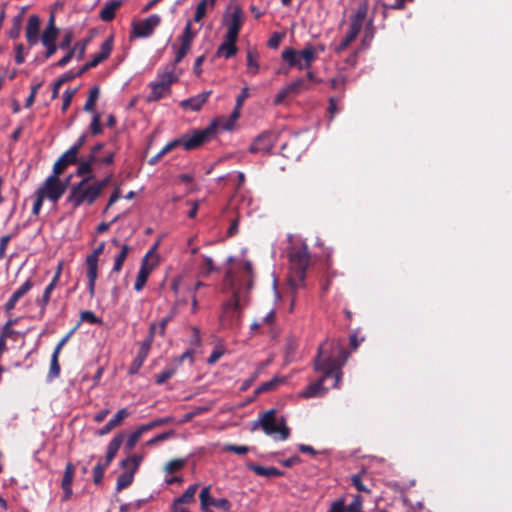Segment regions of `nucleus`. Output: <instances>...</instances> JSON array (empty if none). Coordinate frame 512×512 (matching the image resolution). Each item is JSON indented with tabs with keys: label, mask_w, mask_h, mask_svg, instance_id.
Wrapping results in <instances>:
<instances>
[{
	"label": "nucleus",
	"mask_w": 512,
	"mask_h": 512,
	"mask_svg": "<svg viewBox=\"0 0 512 512\" xmlns=\"http://www.w3.org/2000/svg\"><path fill=\"white\" fill-rule=\"evenodd\" d=\"M348 357V351L339 340H327L321 344L314 361V368L323 375L318 381L308 385L301 392V397L314 398L323 396L327 391V388L323 386V382L330 377L334 378L332 387L337 388L342 377L341 368L346 363Z\"/></svg>",
	"instance_id": "1"
},
{
	"label": "nucleus",
	"mask_w": 512,
	"mask_h": 512,
	"mask_svg": "<svg viewBox=\"0 0 512 512\" xmlns=\"http://www.w3.org/2000/svg\"><path fill=\"white\" fill-rule=\"evenodd\" d=\"M251 287V283L246 288L238 281L232 271H227L223 283V291L230 292L232 297L223 305L222 314L220 316V325L224 329L237 326L240 321V301L244 297V293Z\"/></svg>",
	"instance_id": "2"
},
{
	"label": "nucleus",
	"mask_w": 512,
	"mask_h": 512,
	"mask_svg": "<svg viewBox=\"0 0 512 512\" xmlns=\"http://www.w3.org/2000/svg\"><path fill=\"white\" fill-rule=\"evenodd\" d=\"M290 264L289 284L293 290L304 285L306 269L310 263L308 246L304 242H297L288 249Z\"/></svg>",
	"instance_id": "3"
},
{
	"label": "nucleus",
	"mask_w": 512,
	"mask_h": 512,
	"mask_svg": "<svg viewBox=\"0 0 512 512\" xmlns=\"http://www.w3.org/2000/svg\"><path fill=\"white\" fill-rule=\"evenodd\" d=\"M92 179L93 176H86L78 184L71 187L66 202L73 209L81 205H91L99 197L98 189L91 182Z\"/></svg>",
	"instance_id": "4"
},
{
	"label": "nucleus",
	"mask_w": 512,
	"mask_h": 512,
	"mask_svg": "<svg viewBox=\"0 0 512 512\" xmlns=\"http://www.w3.org/2000/svg\"><path fill=\"white\" fill-rule=\"evenodd\" d=\"M214 135V125H209L202 130H193L191 134H184L180 138L171 142L175 143V148L182 146L186 151L198 149L204 143L208 142Z\"/></svg>",
	"instance_id": "5"
},
{
	"label": "nucleus",
	"mask_w": 512,
	"mask_h": 512,
	"mask_svg": "<svg viewBox=\"0 0 512 512\" xmlns=\"http://www.w3.org/2000/svg\"><path fill=\"white\" fill-rule=\"evenodd\" d=\"M281 57L289 68L298 70L310 69L314 63L313 50L310 49L295 50L289 47L283 50Z\"/></svg>",
	"instance_id": "6"
},
{
	"label": "nucleus",
	"mask_w": 512,
	"mask_h": 512,
	"mask_svg": "<svg viewBox=\"0 0 512 512\" xmlns=\"http://www.w3.org/2000/svg\"><path fill=\"white\" fill-rule=\"evenodd\" d=\"M261 426L263 431L270 436L279 435V439L286 440L290 435V430L286 426L284 420L276 421L275 410L266 411L261 418L255 423V426Z\"/></svg>",
	"instance_id": "7"
},
{
	"label": "nucleus",
	"mask_w": 512,
	"mask_h": 512,
	"mask_svg": "<svg viewBox=\"0 0 512 512\" xmlns=\"http://www.w3.org/2000/svg\"><path fill=\"white\" fill-rule=\"evenodd\" d=\"M66 184L59 179V175L52 173L37 189V193L44 199L56 203L65 193Z\"/></svg>",
	"instance_id": "8"
},
{
	"label": "nucleus",
	"mask_w": 512,
	"mask_h": 512,
	"mask_svg": "<svg viewBox=\"0 0 512 512\" xmlns=\"http://www.w3.org/2000/svg\"><path fill=\"white\" fill-rule=\"evenodd\" d=\"M105 249V242H101L91 254L86 257L88 292L90 297L95 295L96 281L98 278V261Z\"/></svg>",
	"instance_id": "9"
},
{
	"label": "nucleus",
	"mask_w": 512,
	"mask_h": 512,
	"mask_svg": "<svg viewBox=\"0 0 512 512\" xmlns=\"http://www.w3.org/2000/svg\"><path fill=\"white\" fill-rule=\"evenodd\" d=\"M161 18L157 14H152L146 19L132 22L131 38H145L152 35L154 29L160 24Z\"/></svg>",
	"instance_id": "10"
},
{
	"label": "nucleus",
	"mask_w": 512,
	"mask_h": 512,
	"mask_svg": "<svg viewBox=\"0 0 512 512\" xmlns=\"http://www.w3.org/2000/svg\"><path fill=\"white\" fill-rule=\"evenodd\" d=\"M243 10L238 6H234L231 13L225 18V25L227 32L225 36L233 37L238 39L240 29L244 22Z\"/></svg>",
	"instance_id": "11"
},
{
	"label": "nucleus",
	"mask_w": 512,
	"mask_h": 512,
	"mask_svg": "<svg viewBox=\"0 0 512 512\" xmlns=\"http://www.w3.org/2000/svg\"><path fill=\"white\" fill-rule=\"evenodd\" d=\"M276 142L275 135L271 132L265 131L258 135L253 143L250 145L249 151L251 153L268 154L272 151Z\"/></svg>",
	"instance_id": "12"
},
{
	"label": "nucleus",
	"mask_w": 512,
	"mask_h": 512,
	"mask_svg": "<svg viewBox=\"0 0 512 512\" xmlns=\"http://www.w3.org/2000/svg\"><path fill=\"white\" fill-rule=\"evenodd\" d=\"M34 286L31 278L27 279L19 288H17L7 302L4 304L6 313H10L16 306L17 302L24 297Z\"/></svg>",
	"instance_id": "13"
},
{
	"label": "nucleus",
	"mask_w": 512,
	"mask_h": 512,
	"mask_svg": "<svg viewBox=\"0 0 512 512\" xmlns=\"http://www.w3.org/2000/svg\"><path fill=\"white\" fill-rule=\"evenodd\" d=\"M152 253H153V250H150L142 260V263H141V266L138 271V274H137V277L135 280V284H134V289L136 291H141L143 289V287L145 286V284L147 282L149 274L152 272V270L154 268V264L148 263V257Z\"/></svg>",
	"instance_id": "14"
},
{
	"label": "nucleus",
	"mask_w": 512,
	"mask_h": 512,
	"mask_svg": "<svg viewBox=\"0 0 512 512\" xmlns=\"http://www.w3.org/2000/svg\"><path fill=\"white\" fill-rule=\"evenodd\" d=\"M103 147L104 145L102 143H98L92 147L89 156L93 164L111 165L114 162V152L105 151L102 155L100 154Z\"/></svg>",
	"instance_id": "15"
},
{
	"label": "nucleus",
	"mask_w": 512,
	"mask_h": 512,
	"mask_svg": "<svg viewBox=\"0 0 512 512\" xmlns=\"http://www.w3.org/2000/svg\"><path fill=\"white\" fill-rule=\"evenodd\" d=\"M151 348V340H145L141 343L140 349L129 367V374H137L146 360Z\"/></svg>",
	"instance_id": "16"
},
{
	"label": "nucleus",
	"mask_w": 512,
	"mask_h": 512,
	"mask_svg": "<svg viewBox=\"0 0 512 512\" xmlns=\"http://www.w3.org/2000/svg\"><path fill=\"white\" fill-rule=\"evenodd\" d=\"M368 9V0H357V8L351 17L350 25L362 30L364 21L368 15Z\"/></svg>",
	"instance_id": "17"
},
{
	"label": "nucleus",
	"mask_w": 512,
	"mask_h": 512,
	"mask_svg": "<svg viewBox=\"0 0 512 512\" xmlns=\"http://www.w3.org/2000/svg\"><path fill=\"white\" fill-rule=\"evenodd\" d=\"M40 18L37 15H31L26 26V39L30 46L35 45L39 39Z\"/></svg>",
	"instance_id": "18"
},
{
	"label": "nucleus",
	"mask_w": 512,
	"mask_h": 512,
	"mask_svg": "<svg viewBox=\"0 0 512 512\" xmlns=\"http://www.w3.org/2000/svg\"><path fill=\"white\" fill-rule=\"evenodd\" d=\"M75 474V467L72 463H67L64 475L61 482V487L64 491V500H68L72 495V482Z\"/></svg>",
	"instance_id": "19"
},
{
	"label": "nucleus",
	"mask_w": 512,
	"mask_h": 512,
	"mask_svg": "<svg viewBox=\"0 0 512 512\" xmlns=\"http://www.w3.org/2000/svg\"><path fill=\"white\" fill-rule=\"evenodd\" d=\"M236 42L237 38L225 36L223 43L217 49V56L225 59L233 57L238 51Z\"/></svg>",
	"instance_id": "20"
},
{
	"label": "nucleus",
	"mask_w": 512,
	"mask_h": 512,
	"mask_svg": "<svg viewBox=\"0 0 512 512\" xmlns=\"http://www.w3.org/2000/svg\"><path fill=\"white\" fill-rule=\"evenodd\" d=\"M113 50V36H109L100 47V51L93 55L91 59V64L95 67L100 63L109 58L111 52Z\"/></svg>",
	"instance_id": "21"
},
{
	"label": "nucleus",
	"mask_w": 512,
	"mask_h": 512,
	"mask_svg": "<svg viewBox=\"0 0 512 512\" xmlns=\"http://www.w3.org/2000/svg\"><path fill=\"white\" fill-rule=\"evenodd\" d=\"M247 467L249 470L253 471L256 475L267 477V478L280 477V476L284 475L283 471H281L273 466L264 467V466H260V465L254 464V463H249V464H247Z\"/></svg>",
	"instance_id": "22"
},
{
	"label": "nucleus",
	"mask_w": 512,
	"mask_h": 512,
	"mask_svg": "<svg viewBox=\"0 0 512 512\" xmlns=\"http://www.w3.org/2000/svg\"><path fill=\"white\" fill-rule=\"evenodd\" d=\"M156 81L167 89H171V85L178 81V75L175 73V66L171 64L167 66L163 72L158 73Z\"/></svg>",
	"instance_id": "23"
},
{
	"label": "nucleus",
	"mask_w": 512,
	"mask_h": 512,
	"mask_svg": "<svg viewBox=\"0 0 512 512\" xmlns=\"http://www.w3.org/2000/svg\"><path fill=\"white\" fill-rule=\"evenodd\" d=\"M360 31L361 29H358L350 25L345 37L334 47L335 53L339 54L345 51L350 46V44L358 37Z\"/></svg>",
	"instance_id": "24"
},
{
	"label": "nucleus",
	"mask_w": 512,
	"mask_h": 512,
	"mask_svg": "<svg viewBox=\"0 0 512 512\" xmlns=\"http://www.w3.org/2000/svg\"><path fill=\"white\" fill-rule=\"evenodd\" d=\"M210 94H211L210 91H206V92L198 94L195 97L183 100L181 102V106L185 109H191L193 111H198L203 106V104L208 100V97Z\"/></svg>",
	"instance_id": "25"
},
{
	"label": "nucleus",
	"mask_w": 512,
	"mask_h": 512,
	"mask_svg": "<svg viewBox=\"0 0 512 512\" xmlns=\"http://www.w3.org/2000/svg\"><path fill=\"white\" fill-rule=\"evenodd\" d=\"M77 163V156L70 153L68 150L60 156L53 166V173L60 175L67 168L68 165Z\"/></svg>",
	"instance_id": "26"
},
{
	"label": "nucleus",
	"mask_w": 512,
	"mask_h": 512,
	"mask_svg": "<svg viewBox=\"0 0 512 512\" xmlns=\"http://www.w3.org/2000/svg\"><path fill=\"white\" fill-rule=\"evenodd\" d=\"M122 5L121 0H114L105 3L99 13V17L104 22H110L115 18L116 10Z\"/></svg>",
	"instance_id": "27"
},
{
	"label": "nucleus",
	"mask_w": 512,
	"mask_h": 512,
	"mask_svg": "<svg viewBox=\"0 0 512 512\" xmlns=\"http://www.w3.org/2000/svg\"><path fill=\"white\" fill-rule=\"evenodd\" d=\"M124 437V433H119L116 436H114L113 439L109 442L105 457V463L110 465L112 460L117 455V452L123 443Z\"/></svg>",
	"instance_id": "28"
},
{
	"label": "nucleus",
	"mask_w": 512,
	"mask_h": 512,
	"mask_svg": "<svg viewBox=\"0 0 512 512\" xmlns=\"http://www.w3.org/2000/svg\"><path fill=\"white\" fill-rule=\"evenodd\" d=\"M151 92L147 96L148 102H154L162 99L166 95L170 94L171 89H167L165 86L160 84L158 81L152 82L150 84Z\"/></svg>",
	"instance_id": "29"
},
{
	"label": "nucleus",
	"mask_w": 512,
	"mask_h": 512,
	"mask_svg": "<svg viewBox=\"0 0 512 512\" xmlns=\"http://www.w3.org/2000/svg\"><path fill=\"white\" fill-rule=\"evenodd\" d=\"M291 95L296 96L302 92L310 90L311 86L305 78H297L286 85Z\"/></svg>",
	"instance_id": "30"
},
{
	"label": "nucleus",
	"mask_w": 512,
	"mask_h": 512,
	"mask_svg": "<svg viewBox=\"0 0 512 512\" xmlns=\"http://www.w3.org/2000/svg\"><path fill=\"white\" fill-rule=\"evenodd\" d=\"M58 32L59 30L54 24V16L51 15L49 23L41 36L42 44H46L48 42H55L58 36Z\"/></svg>",
	"instance_id": "31"
},
{
	"label": "nucleus",
	"mask_w": 512,
	"mask_h": 512,
	"mask_svg": "<svg viewBox=\"0 0 512 512\" xmlns=\"http://www.w3.org/2000/svg\"><path fill=\"white\" fill-rule=\"evenodd\" d=\"M414 0H382L381 6L383 8V17H387V11L392 10H404L407 4L412 3Z\"/></svg>",
	"instance_id": "32"
},
{
	"label": "nucleus",
	"mask_w": 512,
	"mask_h": 512,
	"mask_svg": "<svg viewBox=\"0 0 512 512\" xmlns=\"http://www.w3.org/2000/svg\"><path fill=\"white\" fill-rule=\"evenodd\" d=\"M143 458L144 457L141 454H134V455L128 456V457L124 458L123 460H121L120 467L123 469H129V470L133 471L134 473H136L137 470L139 469L141 462L143 461Z\"/></svg>",
	"instance_id": "33"
},
{
	"label": "nucleus",
	"mask_w": 512,
	"mask_h": 512,
	"mask_svg": "<svg viewBox=\"0 0 512 512\" xmlns=\"http://www.w3.org/2000/svg\"><path fill=\"white\" fill-rule=\"evenodd\" d=\"M285 382V377L275 376L271 380L262 383L256 390L255 394H261L275 390L280 384Z\"/></svg>",
	"instance_id": "34"
},
{
	"label": "nucleus",
	"mask_w": 512,
	"mask_h": 512,
	"mask_svg": "<svg viewBox=\"0 0 512 512\" xmlns=\"http://www.w3.org/2000/svg\"><path fill=\"white\" fill-rule=\"evenodd\" d=\"M131 247L127 244H122L120 252L116 255L112 272L119 273L122 269V266L128 256V253L130 252Z\"/></svg>",
	"instance_id": "35"
},
{
	"label": "nucleus",
	"mask_w": 512,
	"mask_h": 512,
	"mask_svg": "<svg viewBox=\"0 0 512 512\" xmlns=\"http://www.w3.org/2000/svg\"><path fill=\"white\" fill-rule=\"evenodd\" d=\"M198 489V484L190 485L185 492L178 498H176L172 505H179L191 503L194 500L195 493Z\"/></svg>",
	"instance_id": "36"
},
{
	"label": "nucleus",
	"mask_w": 512,
	"mask_h": 512,
	"mask_svg": "<svg viewBox=\"0 0 512 512\" xmlns=\"http://www.w3.org/2000/svg\"><path fill=\"white\" fill-rule=\"evenodd\" d=\"M124 470L117 478L116 490L118 492L129 487L134 480L135 473L129 469Z\"/></svg>",
	"instance_id": "37"
},
{
	"label": "nucleus",
	"mask_w": 512,
	"mask_h": 512,
	"mask_svg": "<svg viewBox=\"0 0 512 512\" xmlns=\"http://www.w3.org/2000/svg\"><path fill=\"white\" fill-rule=\"evenodd\" d=\"M347 82H348L347 75H345L343 73H339L330 80V85L333 90L340 92L341 97H343L344 92H345V86H346Z\"/></svg>",
	"instance_id": "38"
},
{
	"label": "nucleus",
	"mask_w": 512,
	"mask_h": 512,
	"mask_svg": "<svg viewBox=\"0 0 512 512\" xmlns=\"http://www.w3.org/2000/svg\"><path fill=\"white\" fill-rule=\"evenodd\" d=\"M60 371L61 368L59 364V354L52 353L47 380L52 381L53 379L58 378L60 375Z\"/></svg>",
	"instance_id": "39"
},
{
	"label": "nucleus",
	"mask_w": 512,
	"mask_h": 512,
	"mask_svg": "<svg viewBox=\"0 0 512 512\" xmlns=\"http://www.w3.org/2000/svg\"><path fill=\"white\" fill-rule=\"evenodd\" d=\"M99 93H100V89L98 86H94L90 89L89 96H88L86 103L84 105V108H83L84 111H86V112L94 111V107L98 100Z\"/></svg>",
	"instance_id": "40"
},
{
	"label": "nucleus",
	"mask_w": 512,
	"mask_h": 512,
	"mask_svg": "<svg viewBox=\"0 0 512 512\" xmlns=\"http://www.w3.org/2000/svg\"><path fill=\"white\" fill-rule=\"evenodd\" d=\"M247 60V69L248 72L252 75H256L259 71V64H258V55L256 52L252 50L247 51L246 55Z\"/></svg>",
	"instance_id": "41"
},
{
	"label": "nucleus",
	"mask_w": 512,
	"mask_h": 512,
	"mask_svg": "<svg viewBox=\"0 0 512 512\" xmlns=\"http://www.w3.org/2000/svg\"><path fill=\"white\" fill-rule=\"evenodd\" d=\"M366 476V472L363 470L358 474H354L351 476V484L360 492L371 493V490L364 485L363 477Z\"/></svg>",
	"instance_id": "42"
},
{
	"label": "nucleus",
	"mask_w": 512,
	"mask_h": 512,
	"mask_svg": "<svg viewBox=\"0 0 512 512\" xmlns=\"http://www.w3.org/2000/svg\"><path fill=\"white\" fill-rule=\"evenodd\" d=\"M199 499H200L201 509L204 512H208V508H209V506H211L212 500H215L210 495V486H206L201 490Z\"/></svg>",
	"instance_id": "43"
},
{
	"label": "nucleus",
	"mask_w": 512,
	"mask_h": 512,
	"mask_svg": "<svg viewBox=\"0 0 512 512\" xmlns=\"http://www.w3.org/2000/svg\"><path fill=\"white\" fill-rule=\"evenodd\" d=\"M185 465H186L185 459H180V458L173 459L166 463V465L164 467V471L167 474H173V473L181 470Z\"/></svg>",
	"instance_id": "44"
},
{
	"label": "nucleus",
	"mask_w": 512,
	"mask_h": 512,
	"mask_svg": "<svg viewBox=\"0 0 512 512\" xmlns=\"http://www.w3.org/2000/svg\"><path fill=\"white\" fill-rule=\"evenodd\" d=\"M210 125H214V132L217 128L223 131H230L234 128L235 122L231 121L229 117H222L214 120Z\"/></svg>",
	"instance_id": "45"
},
{
	"label": "nucleus",
	"mask_w": 512,
	"mask_h": 512,
	"mask_svg": "<svg viewBox=\"0 0 512 512\" xmlns=\"http://www.w3.org/2000/svg\"><path fill=\"white\" fill-rule=\"evenodd\" d=\"M92 165L93 162L91 161L90 156L86 160H81L78 165L77 174L79 176L87 175V176H94L92 174Z\"/></svg>",
	"instance_id": "46"
},
{
	"label": "nucleus",
	"mask_w": 512,
	"mask_h": 512,
	"mask_svg": "<svg viewBox=\"0 0 512 512\" xmlns=\"http://www.w3.org/2000/svg\"><path fill=\"white\" fill-rule=\"evenodd\" d=\"M208 7L210 8V0H201L196 7L194 21H201L205 17Z\"/></svg>",
	"instance_id": "47"
},
{
	"label": "nucleus",
	"mask_w": 512,
	"mask_h": 512,
	"mask_svg": "<svg viewBox=\"0 0 512 512\" xmlns=\"http://www.w3.org/2000/svg\"><path fill=\"white\" fill-rule=\"evenodd\" d=\"M109 466L107 463H98L93 469V481L95 484H100L104 477V471Z\"/></svg>",
	"instance_id": "48"
},
{
	"label": "nucleus",
	"mask_w": 512,
	"mask_h": 512,
	"mask_svg": "<svg viewBox=\"0 0 512 512\" xmlns=\"http://www.w3.org/2000/svg\"><path fill=\"white\" fill-rule=\"evenodd\" d=\"M142 435L143 434L138 428L129 435L125 444V450L127 453H129L135 447Z\"/></svg>",
	"instance_id": "49"
},
{
	"label": "nucleus",
	"mask_w": 512,
	"mask_h": 512,
	"mask_svg": "<svg viewBox=\"0 0 512 512\" xmlns=\"http://www.w3.org/2000/svg\"><path fill=\"white\" fill-rule=\"evenodd\" d=\"M373 38H374V26H373V20L370 19L366 24L365 35L362 40L363 47H368Z\"/></svg>",
	"instance_id": "50"
},
{
	"label": "nucleus",
	"mask_w": 512,
	"mask_h": 512,
	"mask_svg": "<svg viewBox=\"0 0 512 512\" xmlns=\"http://www.w3.org/2000/svg\"><path fill=\"white\" fill-rule=\"evenodd\" d=\"M175 143L176 142H169L167 143L161 150L159 153H157L154 157H152L150 160H149V164L150 165H155L165 154H167L168 152H170L171 150H173L175 148Z\"/></svg>",
	"instance_id": "51"
},
{
	"label": "nucleus",
	"mask_w": 512,
	"mask_h": 512,
	"mask_svg": "<svg viewBox=\"0 0 512 512\" xmlns=\"http://www.w3.org/2000/svg\"><path fill=\"white\" fill-rule=\"evenodd\" d=\"M129 415H130V412L126 408H122L116 412V414L109 420V422L111 425H113L116 428Z\"/></svg>",
	"instance_id": "52"
},
{
	"label": "nucleus",
	"mask_w": 512,
	"mask_h": 512,
	"mask_svg": "<svg viewBox=\"0 0 512 512\" xmlns=\"http://www.w3.org/2000/svg\"><path fill=\"white\" fill-rule=\"evenodd\" d=\"M88 43L89 39H85L83 41L76 42L74 46L70 49L71 51H74V55L77 54L78 60L83 59Z\"/></svg>",
	"instance_id": "53"
},
{
	"label": "nucleus",
	"mask_w": 512,
	"mask_h": 512,
	"mask_svg": "<svg viewBox=\"0 0 512 512\" xmlns=\"http://www.w3.org/2000/svg\"><path fill=\"white\" fill-rule=\"evenodd\" d=\"M194 36H195V34L192 32V29H191V22L188 21L185 25L183 34L181 36V43L191 46Z\"/></svg>",
	"instance_id": "54"
},
{
	"label": "nucleus",
	"mask_w": 512,
	"mask_h": 512,
	"mask_svg": "<svg viewBox=\"0 0 512 512\" xmlns=\"http://www.w3.org/2000/svg\"><path fill=\"white\" fill-rule=\"evenodd\" d=\"M21 25H22L21 15L14 17L12 28L9 31L10 38L16 39L19 37L20 32H21Z\"/></svg>",
	"instance_id": "55"
},
{
	"label": "nucleus",
	"mask_w": 512,
	"mask_h": 512,
	"mask_svg": "<svg viewBox=\"0 0 512 512\" xmlns=\"http://www.w3.org/2000/svg\"><path fill=\"white\" fill-rule=\"evenodd\" d=\"M175 373L173 368L164 369L159 374L155 376V382L158 385L164 384L168 379H170Z\"/></svg>",
	"instance_id": "56"
},
{
	"label": "nucleus",
	"mask_w": 512,
	"mask_h": 512,
	"mask_svg": "<svg viewBox=\"0 0 512 512\" xmlns=\"http://www.w3.org/2000/svg\"><path fill=\"white\" fill-rule=\"evenodd\" d=\"M90 130L92 135H98L102 131L101 117L99 113H95L90 123Z\"/></svg>",
	"instance_id": "57"
},
{
	"label": "nucleus",
	"mask_w": 512,
	"mask_h": 512,
	"mask_svg": "<svg viewBox=\"0 0 512 512\" xmlns=\"http://www.w3.org/2000/svg\"><path fill=\"white\" fill-rule=\"evenodd\" d=\"M190 48H191V46H188V45H185V44L181 43L180 47L176 51L175 59H174V62L172 64L174 66H176L178 63H180L182 61V59L187 55V53L189 52Z\"/></svg>",
	"instance_id": "58"
},
{
	"label": "nucleus",
	"mask_w": 512,
	"mask_h": 512,
	"mask_svg": "<svg viewBox=\"0 0 512 512\" xmlns=\"http://www.w3.org/2000/svg\"><path fill=\"white\" fill-rule=\"evenodd\" d=\"M80 319L81 321L89 322L91 324H98L101 322V320L89 310L82 311L80 313Z\"/></svg>",
	"instance_id": "59"
},
{
	"label": "nucleus",
	"mask_w": 512,
	"mask_h": 512,
	"mask_svg": "<svg viewBox=\"0 0 512 512\" xmlns=\"http://www.w3.org/2000/svg\"><path fill=\"white\" fill-rule=\"evenodd\" d=\"M225 451L233 452L239 455H244L249 452L250 448L245 445H233L229 444L224 447Z\"/></svg>",
	"instance_id": "60"
},
{
	"label": "nucleus",
	"mask_w": 512,
	"mask_h": 512,
	"mask_svg": "<svg viewBox=\"0 0 512 512\" xmlns=\"http://www.w3.org/2000/svg\"><path fill=\"white\" fill-rule=\"evenodd\" d=\"M173 433H174L173 431H168V432H163L161 434H158L155 437H153L150 440H148L146 442V445L147 446H153V445H155L158 442L165 441L168 438H170L173 435Z\"/></svg>",
	"instance_id": "61"
},
{
	"label": "nucleus",
	"mask_w": 512,
	"mask_h": 512,
	"mask_svg": "<svg viewBox=\"0 0 512 512\" xmlns=\"http://www.w3.org/2000/svg\"><path fill=\"white\" fill-rule=\"evenodd\" d=\"M211 506L216 507L218 509H222L224 511H229L232 507L230 501L227 500L226 498L212 500Z\"/></svg>",
	"instance_id": "62"
},
{
	"label": "nucleus",
	"mask_w": 512,
	"mask_h": 512,
	"mask_svg": "<svg viewBox=\"0 0 512 512\" xmlns=\"http://www.w3.org/2000/svg\"><path fill=\"white\" fill-rule=\"evenodd\" d=\"M86 142V135L83 134L81 135L77 140L76 142L68 149V151L70 153H72L73 155L77 156L78 155V152L79 150L82 148V146L85 144Z\"/></svg>",
	"instance_id": "63"
},
{
	"label": "nucleus",
	"mask_w": 512,
	"mask_h": 512,
	"mask_svg": "<svg viewBox=\"0 0 512 512\" xmlns=\"http://www.w3.org/2000/svg\"><path fill=\"white\" fill-rule=\"evenodd\" d=\"M72 40H73V32H72V31H67V32L64 34V36H63L62 40L60 41V43H59V46H58V47H59L60 49H63V50H65V49H68V50H69V49H71V48H70V45H71V43H72Z\"/></svg>",
	"instance_id": "64"
}]
</instances>
